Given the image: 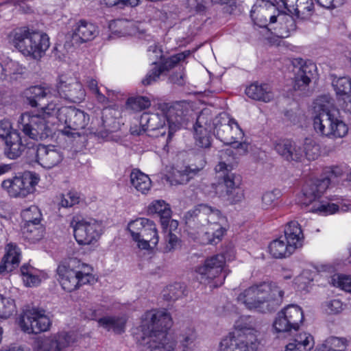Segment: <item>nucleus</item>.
I'll list each match as a JSON object with an SVG mask.
<instances>
[{"instance_id":"1","label":"nucleus","mask_w":351,"mask_h":351,"mask_svg":"<svg viewBox=\"0 0 351 351\" xmlns=\"http://www.w3.org/2000/svg\"><path fill=\"white\" fill-rule=\"evenodd\" d=\"M171 326V317L166 310L152 309L142 315L139 333L134 336L145 351H174L176 341L168 332Z\"/></svg>"},{"instance_id":"2","label":"nucleus","mask_w":351,"mask_h":351,"mask_svg":"<svg viewBox=\"0 0 351 351\" xmlns=\"http://www.w3.org/2000/svg\"><path fill=\"white\" fill-rule=\"evenodd\" d=\"M313 128L317 134L330 138H341L348 134V126L339 117V112L329 97H317L313 102Z\"/></svg>"},{"instance_id":"3","label":"nucleus","mask_w":351,"mask_h":351,"mask_svg":"<svg viewBox=\"0 0 351 351\" xmlns=\"http://www.w3.org/2000/svg\"><path fill=\"white\" fill-rule=\"evenodd\" d=\"M283 296L284 291L276 283L263 282L245 289L237 300L250 311L265 313L278 306Z\"/></svg>"},{"instance_id":"4","label":"nucleus","mask_w":351,"mask_h":351,"mask_svg":"<svg viewBox=\"0 0 351 351\" xmlns=\"http://www.w3.org/2000/svg\"><path fill=\"white\" fill-rule=\"evenodd\" d=\"M10 43L25 58L39 61L50 47V38L46 33L21 27L9 34Z\"/></svg>"},{"instance_id":"5","label":"nucleus","mask_w":351,"mask_h":351,"mask_svg":"<svg viewBox=\"0 0 351 351\" xmlns=\"http://www.w3.org/2000/svg\"><path fill=\"white\" fill-rule=\"evenodd\" d=\"M329 185L330 182L322 176L307 181L298 197V202L305 206L311 205L310 211L320 216L338 213L340 205L337 202H333L332 199H322Z\"/></svg>"},{"instance_id":"6","label":"nucleus","mask_w":351,"mask_h":351,"mask_svg":"<svg viewBox=\"0 0 351 351\" xmlns=\"http://www.w3.org/2000/svg\"><path fill=\"white\" fill-rule=\"evenodd\" d=\"M141 129L138 132L132 129V134L140 135L148 132V136L156 138L163 150L168 151V145L174 133L180 130V124L175 123L167 119L163 112H144L140 117Z\"/></svg>"},{"instance_id":"7","label":"nucleus","mask_w":351,"mask_h":351,"mask_svg":"<svg viewBox=\"0 0 351 351\" xmlns=\"http://www.w3.org/2000/svg\"><path fill=\"white\" fill-rule=\"evenodd\" d=\"M257 331L250 317H241L234 324V330L219 343V351H256Z\"/></svg>"},{"instance_id":"8","label":"nucleus","mask_w":351,"mask_h":351,"mask_svg":"<svg viewBox=\"0 0 351 351\" xmlns=\"http://www.w3.org/2000/svg\"><path fill=\"white\" fill-rule=\"evenodd\" d=\"M93 268L76 258H70L57 268L58 280L62 288L71 292L94 280Z\"/></svg>"},{"instance_id":"9","label":"nucleus","mask_w":351,"mask_h":351,"mask_svg":"<svg viewBox=\"0 0 351 351\" xmlns=\"http://www.w3.org/2000/svg\"><path fill=\"white\" fill-rule=\"evenodd\" d=\"M45 109L49 117L55 119L56 123L64 125V128L60 130L67 136L79 135L77 131L85 128L89 121L88 114L75 107L63 106L60 102L50 103Z\"/></svg>"},{"instance_id":"10","label":"nucleus","mask_w":351,"mask_h":351,"mask_svg":"<svg viewBox=\"0 0 351 351\" xmlns=\"http://www.w3.org/2000/svg\"><path fill=\"white\" fill-rule=\"evenodd\" d=\"M193 217L207 221L208 227L206 235L208 243L210 244L216 245L219 243L228 229L226 217L223 215L218 209L206 204H199L195 209L187 212L186 219Z\"/></svg>"},{"instance_id":"11","label":"nucleus","mask_w":351,"mask_h":351,"mask_svg":"<svg viewBox=\"0 0 351 351\" xmlns=\"http://www.w3.org/2000/svg\"><path fill=\"white\" fill-rule=\"evenodd\" d=\"M232 167L224 162H219L215 167L217 173H222L223 182L213 184V193L230 204L240 202L243 197V191L239 186L240 178L234 173H230Z\"/></svg>"},{"instance_id":"12","label":"nucleus","mask_w":351,"mask_h":351,"mask_svg":"<svg viewBox=\"0 0 351 351\" xmlns=\"http://www.w3.org/2000/svg\"><path fill=\"white\" fill-rule=\"evenodd\" d=\"M19 128L24 134L34 140H43L51 133V125L56 124L55 119L38 113H23L18 121Z\"/></svg>"},{"instance_id":"13","label":"nucleus","mask_w":351,"mask_h":351,"mask_svg":"<svg viewBox=\"0 0 351 351\" xmlns=\"http://www.w3.org/2000/svg\"><path fill=\"white\" fill-rule=\"evenodd\" d=\"M128 230L141 250L154 249L158 244L159 235L156 225L151 219L138 217L128 223Z\"/></svg>"},{"instance_id":"14","label":"nucleus","mask_w":351,"mask_h":351,"mask_svg":"<svg viewBox=\"0 0 351 351\" xmlns=\"http://www.w3.org/2000/svg\"><path fill=\"white\" fill-rule=\"evenodd\" d=\"M232 258H227L223 254H217L207 258L204 263L196 267L195 274L197 279L202 284L208 285L211 288L218 287L224 282L227 274L221 275L223 271L226 261Z\"/></svg>"},{"instance_id":"15","label":"nucleus","mask_w":351,"mask_h":351,"mask_svg":"<svg viewBox=\"0 0 351 351\" xmlns=\"http://www.w3.org/2000/svg\"><path fill=\"white\" fill-rule=\"evenodd\" d=\"M148 56L152 61V64L154 68L146 75L145 77L142 80V83L145 85H150L157 81L160 75L165 71L174 67L180 62L184 60V59L190 55L189 51H186L182 53H177L171 56V57L162 60L163 57L162 51L160 47L154 44L148 48Z\"/></svg>"},{"instance_id":"16","label":"nucleus","mask_w":351,"mask_h":351,"mask_svg":"<svg viewBox=\"0 0 351 351\" xmlns=\"http://www.w3.org/2000/svg\"><path fill=\"white\" fill-rule=\"evenodd\" d=\"M70 226L73 228L77 243L81 245H88L95 243L103 232V224L101 221L80 215L73 217Z\"/></svg>"},{"instance_id":"17","label":"nucleus","mask_w":351,"mask_h":351,"mask_svg":"<svg viewBox=\"0 0 351 351\" xmlns=\"http://www.w3.org/2000/svg\"><path fill=\"white\" fill-rule=\"evenodd\" d=\"M216 136L226 145L237 144V147H247L239 142L244 137V132L237 121L225 112L219 113L213 120Z\"/></svg>"},{"instance_id":"18","label":"nucleus","mask_w":351,"mask_h":351,"mask_svg":"<svg viewBox=\"0 0 351 351\" xmlns=\"http://www.w3.org/2000/svg\"><path fill=\"white\" fill-rule=\"evenodd\" d=\"M39 181L38 174L25 171L21 176L4 180L1 187L12 197H25L34 193Z\"/></svg>"},{"instance_id":"19","label":"nucleus","mask_w":351,"mask_h":351,"mask_svg":"<svg viewBox=\"0 0 351 351\" xmlns=\"http://www.w3.org/2000/svg\"><path fill=\"white\" fill-rule=\"evenodd\" d=\"M0 138L5 142L4 154L10 159L17 158L29 147L26 138L13 129L8 119L0 121Z\"/></svg>"},{"instance_id":"20","label":"nucleus","mask_w":351,"mask_h":351,"mask_svg":"<svg viewBox=\"0 0 351 351\" xmlns=\"http://www.w3.org/2000/svg\"><path fill=\"white\" fill-rule=\"evenodd\" d=\"M303 321L304 313L302 308L296 304H289L277 313L273 327L278 333L296 331Z\"/></svg>"},{"instance_id":"21","label":"nucleus","mask_w":351,"mask_h":351,"mask_svg":"<svg viewBox=\"0 0 351 351\" xmlns=\"http://www.w3.org/2000/svg\"><path fill=\"white\" fill-rule=\"evenodd\" d=\"M52 321L46 311L32 308L23 313L19 320L21 330L27 334H39L50 329Z\"/></svg>"},{"instance_id":"22","label":"nucleus","mask_w":351,"mask_h":351,"mask_svg":"<svg viewBox=\"0 0 351 351\" xmlns=\"http://www.w3.org/2000/svg\"><path fill=\"white\" fill-rule=\"evenodd\" d=\"M58 99H64L73 103H80L84 100L86 92L82 83L75 77L61 75L53 90Z\"/></svg>"},{"instance_id":"23","label":"nucleus","mask_w":351,"mask_h":351,"mask_svg":"<svg viewBox=\"0 0 351 351\" xmlns=\"http://www.w3.org/2000/svg\"><path fill=\"white\" fill-rule=\"evenodd\" d=\"M77 341L75 332L60 331L38 339L34 351H62L71 347Z\"/></svg>"},{"instance_id":"24","label":"nucleus","mask_w":351,"mask_h":351,"mask_svg":"<svg viewBox=\"0 0 351 351\" xmlns=\"http://www.w3.org/2000/svg\"><path fill=\"white\" fill-rule=\"evenodd\" d=\"M213 117L209 108H204L198 115L194 126L196 145L200 147L207 148L211 144V132L216 134Z\"/></svg>"},{"instance_id":"25","label":"nucleus","mask_w":351,"mask_h":351,"mask_svg":"<svg viewBox=\"0 0 351 351\" xmlns=\"http://www.w3.org/2000/svg\"><path fill=\"white\" fill-rule=\"evenodd\" d=\"M51 88L45 87L42 86H34L27 88L24 95L26 97L28 104L33 108L41 106L40 110L43 114H46L45 108L50 103L59 104V99Z\"/></svg>"},{"instance_id":"26","label":"nucleus","mask_w":351,"mask_h":351,"mask_svg":"<svg viewBox=\"0 0 351 351\" xmlns=\"http://www.w3.org/2000/svg\"><path fill=\"white\" fill-rule=\"evenodd\" d=\"M298 63L300 66L295 68L293 86L295 90H302L308 86L316 72L317 66L311 61L304 62L302 59H300Z\"/></svg>"},{"instance_id":"27","label":"nucleus","mask_w":351,"mask_h":351,"mask_svg":"<svg viewBox=\"0 0 351 351\" xmlns=\"http://www.w3.org/2000/svg\"><path fill=\"white\" fill-rule=\"evenodd\" d=\"M63 159L60 151L53 145H39L36 150V161L45 169H51L58 165Z\"/></svg>"},{"instance_id":"28","label":"nucleus","mask_w":351,"mask_h":351,"mask_svg":"<svg viewBox=\"0 0 351 351\" xmlns=\"http://www.w3.org/2000/svg\"><path fill=\"white\" fill-rule=\"evenodd\" d=\"M73 38L81 43L93 40L99 34V28L93 23L81 19L72 28Z\"/></svg>"},{"instance_id":"29","label":"nucleus","mask_w":351,"mask_h":351,"mask_svg":"<svg viewBox=\"0 0 351 351\" xmlns=\"http://www.w3.org/2000/svg\"><path fill=\"white\" fill-rule=\"evenodd\" d=\"M327 179L330 184H338L348 181L351 183V171L346 165L326 167L323 169L321 176Z\"/></svg>"},{"instance_id":"30","label":"nucleus","mask_w":351,"mask_h":351,"mask_svg":"<svg viewBox=\"0 0 351 351\" xmlns=\"http://www.w3.org/2000/svg\"><path fill=\"white\" fill-rule=\"evenodd\" d=\"M274 148L279 155L288 161H300L303 158L301 147H297L291 140H280L275 144Z\"/></svg>"},{"instance_id":"31","label":"nucleus","mask_w":351,"mask_h":351,"mask_svg":"<svg viewBox=\"0 0 351 351\" xmlns=\"http://www.w3.org/2000/svg\"><path fill=\"white\" fill-rule=\"evenodd\" d=\"M294 251L303 245L304 234L300 225L296 221L289 222L285 229V238Z\"/></svg>"},{"instance_id":"32","label":"nucleus","mask_w":351,"mask_h":351,"mask_svg":"<svg viewBox=\"0 0 351 351\" xmlns=\"http://www.w3.org/2000/svg\"><path fill=\"white\" fill-rule=\"evenodd\" d=\"M5 251L0 265V274L5 271H11L21 261V250L16 244L8 243L5 247Z\"/></svg>"},{"instance_id":"33","label":"nucleus","mask_w":351,"mask_h":351,"mask_svg":"<svg viewBox=\"0 0 351 351\" xmlns=\"http://www.w3.org/2000/svg\"><path fill=\"white\" fill-rule=\"evenodd\" d=\"M245 93L253 99L266 103L271 101L274 98L271 88L267 84L252 83L246 88Z\"/></svg>"},{"instance_id":"34","label":"nucleus","mask_w":351,"mask_h":351,"mask_svg":"<svg viewBox=\"0 0 351 351\" xmlns=\"http://www.w3.org/2000/svg\"><path fill=\"white\" fill-rule=\"evenodd\" d=\"M314 346L313 337L308 332L297 334L291 342L288 343L284 351H311Z\"/></svg>"},{"instance_id":"35","label":"nucleus","mask_w":351,"mask_h":351,"mask_svg":"<svg viewBox=\"0 0 351 351\" xmlns=\"http://www.w3.org/2000/svg\"><path fill=\"white\" fill-rule=\"evenodd\" d=\"M23 282L26 287L38 286L43 280L47 278V274L29 265L21 267Z\"/></svg>"},{"instance_id":"36","label":"nucleus","mask_w":351,"mask_h":351,"mask_svg":"<svg viewBox=\"0 0 351 351\" xmlns=\"http://www.w3.org/2000/svg\"><path fill=\"white\" fill-rule=\"evenodd\" d=\"M268 252L275 258H284L291 256L295 251L291 245L282 237L270 242Z\"/></svg>"},{"instance_id":"37","label":"nucleus","mask_w":351,"mask_h":351,"mask_svg":"<svg viewBox=\"0 0 351 351\" xmlns=\"http://www.w3.org/2000/svg\"><path fill=\"white\" fill-rule=\"evenodd\" d=\"M131 185L142 194H146L152 188V181L149 176L139 169H133L130 173Z\"/></svg>"},{"instance_id":"38","label":"nucleus","mask_w":351,"mask_h":351,"mask_svg":"<svg viewBox=\"0 0 351 351\" xmlns=\"http://www.w3.org/2000/svg\"><path fill=\"white\" fill-rule=\"evenodd\" d=\"M147 211L152 214H158L160 218L161 225H166L169 218L171 217V208L164 200L153 201L149 205Z\"/></svg>"},{"instance_id":"39","label":"nucleus","mask_w":351,"mask_h":351,"mask_svg":"<svg viewBox=\"0 0 351 351\" xmlns=\"http://www.w3.org/2000/svg\"><path fill=\"white\" fill-rule=\"evenodd\" d=\"M205 162L202 164L200 168H191V167H183L180 169H173L172 173L171 183L183 184L189 181L193 176L203 168Z\"/></svg>"},{"instance_id":"40","label":"nucleus","mask_w":351,"mask_h":351,"mask_svg":"<svg viewBox=\"0 0 351 351\" xmlns=\"http://www.w3.org/2000/svg\"><path fill=\"white\" fill-rule=\"evenodd\" d=\"M44 228L40 223H24L22 228L23 237L30 241L35 243L43 237Z\"/></svg>"},{"instance_id":"41","label":"nucleus","mask_w":351,"mask_h":351,"mask_svg":"<svg viewBox=\"0 0 351 351\" xmlns=\"http://www.w3.org/2000/svg\"><path fill=\"white\" fill-rule=\"evenodd\" d=\"M99 325L108 330H112L115 333L124 332L126 319L125 317H104L99 319Z\"/></svg>"},{"instance_id":"42","label":"nucleus","mask_w":351,"mask_h":351,"mask_svg":"<svg viewBox=\"0 0 351 351\" xmlns=\"http://www.w3.org/2000/svg\"><path fill=\"white\" fill-rule=\"evenodd\" d=\"M280 6L283 7L288 11L291 10H298L299 8L302 10L311 11L313 9V3L312 0H274Z\"/></svg>"},{"instance_id":"43","label":"nucleus","mask_w":351,"mask_h":351,"mask_svg":"<svg viewBox=\"0 0 351 351\" xmlns=\"http://www.w3.org/2000/svg\"><path fill=\"white\" fill-rule=\"evenodd\" d=\"M346 341L338 337H330L318 346L315 351H346Z\"/></svg>"},{"instance_id":"44","label":"nucleus","mask_w":351,"mask_h":351,"mask_svg":"<svg viewBox=\"0 0 351 351\" xmlns=\"http://www.w3.org/2000/svg\"><path fill=\"white\" fill-rule=\"evenodd\" d=\"M301 151L303 157L306 156L308 160H314L320 155V146L312 138H306Z\"/></svg>"},{"instance_id":"45","label":"nucleus","mask_w":351,"mask_h":351,"mask_svg":"<svg viewBox=\"0 0 351 351\" xmlns=\"http://www.w3.org/2000/svg\"><path fill=\"white\" fill-rule=\"evenodd\" d=\"M317 274V269H304L302 273L294 279V284L299 290H305L313 282Z\"/></svg>"},{"instance_id":"46","label":"nucleus","mask_w":351,"mask_h":351,"mask_svg":"<svg viewBox=\"0 0 351 351\" xmlns=\"http://www.w3.org/2000/svg\"><path fill=\"white\" fill-rule=\"evenodd\" d=\"M280 191L274 189L265 192L262 196L261 207L264 210H273L278 205Z\"/></svg>"},{"instance_id":"47","label":"nucleus","mask_w":351,"mask_h":351,"mask_svg":"<svg viewBox=\"0 0 351 351\" xmlns=\"http://www.w3.org/2000/svg\"><path fill=\"white\" fill-rule=\"evenodd\" d=\"M332 86L337 95H347L351 93V78L347 76L335 77Z\"/></svg>"},{"instance_id":"48","label":"nucleus","mask_w":351,"mask_h":351,"mask_svg":"<svg viewBox=\"0 0 351 351\" xmlns=\"http://www.w3.org/2000/svg\"><path fill=\"white\" fill-rule=\"evenodd\" d=\"M21 217L24 223H40L42 214L38 206L32 205L22 210Z\"/></svg>"},{"instance_id":"49","label":"nucleus","mask_w":351,"mask_h":351,"mask_svg":"<svg viewBox=\"0 0 351 351\" xmlns=\"http://www.w3.org/2000/svg\"><path fill=\"white\" fill-rule=\"evenodd\" d=\"M22 71L23 67L18 62L8 60L5 65L0 63V80L5 79L11 74L21 73Z\"/></svg>"},{"instance_id":"50","label":"nucleus","mask_w":351,"mask_h":351,"mask_svg":"<svg viewBox=\"0 0 351 351\" xmlns=\"http://www.w3.org/2000/svg\"><path fill=\"white\" fill-rule=\"evenodd\" d=\"M185 287L184 285L176 282L167 287L164 291L163 296L167 300H176L184 295Z\"/></svg>"},{"instance_id":"51","label":"nucleus","mask_w":351,"mask_h":351,"mask_svg":"<svg viewBox=\"0 0 351 351\" xmlns=\"http://www.w3.org/2000/svg\"><path fill=\"white\" fill-rule=\"evenodd\" d=\"M182 241L174 233L168 232L165 236L162 251L165 253L173 252L181 247Z\"/></svg>"},{"instance_id":"52","label":"nucleus","mask_w":351,"mask_h":351,"mask_svg":"<svg viewBox=\"0 0 351 351\" xmlns=\"http://www.w3.org/2000/svg\"><path fill=\"white\" fill-rule=\"evenodd\" d=\"M330 282L335 287L351 292V276L335 274L331 277Z\"/></svg>"},{"instance_id":"53","label":"nucleus","mask_w":351,"mask_h":351,"mask_svg":"<svg viewBox=\"0 0 351 351\" xmlns=\"http://www.w3.org/2000/svg\"><path fill=\"white\" fill-rule=\"evenodd\" d=\"M80 195L77 192L73 190L69 191L66 193L60 195L59 205L63 208H70L80 202Z\"/></svg>"},{"instance_id":"54","label":"nucleus","mask_w":351,"mask_h":351,"mask_svg":"<svg viewBox=\"0 0 351 351\" xmlns=\"http://www.w3.org/2000/svg\"><path fill=\"white\" fill-rule=\"evenodd\" d=\"M151 101L147 97L138 96L128 99L127 106L134 111H141L150 106Z\"/></svg>"},{"instance_id":"55","label":"nucleus","mask_w":351,"mask_h":351,"mask_svg":"<svg viewBox=\"0 0 351 351\" xmlns=\"http://www.w3.org/2000/svg\"><path fill=\"white\" fill-rule=\"evenodd\" d=\"M85 83L90 93L95 96L98 102L101 104H106L108 102L107 97L102 94L99 89L97 80L92 77H87L85 80Z\"/></svg>"},{"instance_id":"56","label":"nucleus","mask_w":351,"mask_h":351,"mask_svg":"<svg viewBox=\"0 0 351 351\" xmlns=\"http://www.w3.org/2000/svg\"><path fill=\"white\" fill-rule=\"evenodd\" d=\"M16 311L14 300L10 298H3L0 302V317L8 318Z\"/></svg>"},{"instance_id":"57","label":"nucleus","mask_w":351,"mask_h":351,"mask_svg":"<svg viewBox=\"0 0 351 351\" xmlns=\"http://www.w3.org/2000/svg\"><path fill=\"white\" fill-rule=\"evenodd\" d=\"M185 5L192 14H204L206 10L205 0H186Z\"/></svg>"},{"instance_id":"58","label":"nucleus","mask_w":351,"mask_h":351,"mask_svg":"<svg viewBox=\"0 0 351 351\" xmlns=\"http://www.w3.org/2000/svg\"><path fill=\"white\" fill-rule=\"evenodd\" d=\"M104 3L108 6H119L123 8L126 6L134 7L138 4V0H102Z\"/></svg>"},{"instance_id":"59","label":"nucleus","mask_w":351,"mask_h":351,"mask_svg":"<svg viewBox=\"0 0 351 351\" xmlns=\"http://www.w3.org/2000/svg\"><path fill=\"white\" fill-rule=\"evenodd\" d=\"M343 310V303L337 299L331 300L326 303V311L330 314H337Z\"/></svg>"},{"instance_id":"60","label":"nucleus","mask_w":351,"mask_h":351,"mask_svg":"<svg viewBox=\"0 0 351 351\" xmlns=\"http://www.w3.org/2000/svg\"><path fill=\"white\" fill-rule=\"evenodd\" d=\"M196 335L193 328H189L184 334L182 335L180 340L182 346L185 348L190 346L195 341Z\"/></svg>"},{"instance_id":"61","label":"nucleus","mask_w":351,"mask_h":351,"mask_svg":"<svg viewBox=\"0 0 351 351\" xmlns=\"http://www.w3.org/2000/svg\"><path fill=\"white\" fill-rule=\"evenodd\" d=\"M185 73L184 69H180L178 72L172 74L169 80L172 84L182 86L185 84Z\"/></svg>"},{"instance_id":"62","label":"nucleus","mask_w":351,"mask_h":351,"mask_svg":"<svg viewBox=\"0 0 351 351\" xmlns=\"http://www.w3.org/2000/svg\"><path fill=\"white\" fill-rule=\"evenodd\" d=\"M317 3L323 8L333 9L341 6L346 0H316Z\"/></svg>"},{"instance_id":"63","label":"nucleus","mask_w":351,"mask_h":351,"mask_svg":"<svg viewBox=\"0 0 351 351\" xmlns=\"http://www.w3.org/2000/svg\"><path fill=\"white\" fill-rule=\"evenodd\" d=\"M164 232L167 233L168 232H173L177 230L178 227V221L175 219H171V217L169 218L166 225H161Z\"/></svg>"},{"instance_id":"64","label":"nucleus","mask_w":351,"mask_h":351,"mask_svg":"<svg viewBox=\"0 0 351 351\" xmlns=\"http://www.w3.org/2000/svg\"><path fill=\"white\" fill-rule=\"evenodd\" d=\"M280 20L286 23L287 27H289L290 29H293L295 27L293 19L289 15L281 14L280 15Z\"/></svg>"}]
</instances>
